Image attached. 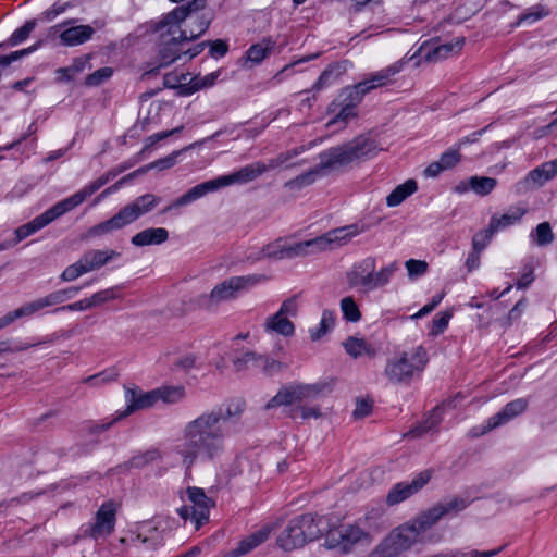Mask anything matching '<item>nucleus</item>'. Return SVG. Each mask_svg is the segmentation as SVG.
<instances>
[{"mask_svg": "<svg viewBox=\"0 0 557 557\" xmlns=\"http://www.w3.org/2000/svg\"><path fill=\"white\" fill-rule=\"evenodd\" d=\"M275 47L271 37H264L257 44L251 45L245 53L243 66L252 67L265 60Z\"/></svg>", "mask_w": 557, "mask_h": 557, "instance_id": "bb28decb", "label": "nucleus"}, {"mask_svg": "<svg viewBox=\"0 0 557 557\" xmlns=\"http://www.w3.org/2000/svg\"><path fill=\"white\" fill-rule=\"evenodd\" d=\"M326 391V385L323 383L314 384H289L278 389L265 405L267 409L287 406H301L304 403L319 398Z\"/></svg>", "mask_w": 557, "mask_h": 557, "instance_id": "6e6552de", "label": "nucleus"}, {"mask_svg": "<svg viewBox=\"0 0 557 557\" xmlns=\"http://www.w3.org/2000/svg\"><path fill=\"white\" fill-rule=\"evenodd\" d=\"M442 420L441 410L435 409L432 411L430 417H428L420 425L413 428L408 433L409 436H422L429 431L435 429Z\"/></svg>", "mask_w": 557, "mask_h": 557, "instance_id": "79ce46f5", "label": "nucleus"}, {"mask_svg": "<svg viewBox=\"0 0 557 557\" xmlns=\"http://www.w3.org/2000/svg\"><path fill=\"white\" fill-rule=\"evenodd\" d=\"M263 330L271 335L275 334L283 337H292L295 334V324L287 317L275 312L264 320Z\"/></svg>", "mask_w": 557, "mask_h": 557, "instance_id": "7c9ffc66", "label": "nucleus"}, {"mask_svg": "<svg viewBox=\"0 0 557 557\" xmlns=\"http://www.w3.org/2000/svg\"><path fill=\"white\" fill-rule=\"evenodd\" d=\"M440 162L442 163L445 171L455 168L461 161L460 150L453 146L444 151L440 158Z\"/></svg>", "mask_w": 557, "mask_h": 557, "instance_id": "c03bdc74", "label": "nucleus"}, {"mask_svg": "<svg viewBox=\"0 0 557 557\" xmlns=\"http://www.w3.org/2000/svg\"><path fill=\"white\" fill-rule=\"evenodd\" d=\"M352 160L350 158L348 148L345 145L333 147L320 154V169L322 170H331L337 169L344 165L351 163Z\"/></svg>", "mask_w": 557, "mask_h": 557, "instance_id": "cd10ccee", "label": "nucleus"}, {"mask_svg": "<svg viewBox=\"0 0 557 557\" xmlns=\"http://www.w3.org/2000/svg\"><path fill=\"white\" fill-rule=\"evenodd\" d=\"M271 533L270 527H264L258 532L247 536L243 541H240L236 548L232 550L231 557H240L249 552H251L253 548L259 546L261 543L268 540L269 535Z\"/></svg>", "mask_w": 557, "mask_h": 557, "instance_id": "f704fd0d", "label": "nucleus"}, {"mask_svg": "<svg viewBox=\"0 0 557 557\" xmlns=\"http://www.w3.org/2000/svg\"><path fill=\"white\" fill-rule=\"evenodd\" d=\"M113 74V70L109 66L101 67L85 78V85L96 87L108 81Z\"/></svg>", "mask_w": 557, "mask_h": 557, "instance_id": "49530a36", "label": "nucleus"}, {"mask_svg": "<svg viewBox=\"0 0 557 557\" xmlns=\"http://www.w3.org/2000/svg\"><path fill=\"white\" fill-rule=\"evenodd\" d=\"M306 256H307V251H306L305 240L294 243V244H287L285 242L284 259H293V258L306 257Z\"/></svg>", "mask_w": 557, "mask_h": 557, "instance_id": "13d9d810", "label": "nucleus"}, {"mask_svg": "<svg viewBox=\"0 0 557 557\" xmlns=\"http://www.w3.org/2000/svg\"><path fill=\"white\" fill-rule=\"evenodd\" d=\"M335 325V313L331 310H324L322 312L321 321L314 327L309 329L310 338L312 341H319L326 333H329Z\"/></svg>", "mask_w": 557, "mask_h": 557, "instance_id": "4c0bfd02", "label": "nucleus"}, {"mask_svg": "<svg viewBox=\"0 0 557 557\" xmlns=\"http://www.w3.org/2000/svg\"><path fill=\"white\" fill-rule=\"evenodd\" d=\"M119 252L112 249H95L85 252L75 263L70 264L61 273L60 278L63 282H72L79 276L96 271L117 258Z\"/></svg>", "mask_w": 557, "mask_h": 557, "instance_id": "ddd939ff", "label": "nucleus"}, {"mask_svg": "<svg viewBox=\"0 0 557 557\" xmlns=\"http://www.w3.org/2000/svg\"><path fill=\"white\" fill-rule=\"evenodd\" d=\"M116 508L112 502L104 503L96 513V519L88 527L86 533L92 539H99L110 535L115 525Z\"/></svg>", "mask_w": 557, "mask_h": 557, "instance_id": "412c9836", "label": "nucleus"}, {"mask_svg": "<svg viewBox=\"0 0 557 557\" xmlns=\"http://www.w3.org/2000/svg\"><path fill=\"white\" fill-rule=\"evenodd\" d=\"M156 30L160 33L161 47L159 50V62L160 66H168L180 59L182 54V44L186 40H182L177 34L175 37L165 29H159V23L156 26Z\"/></svg>", "mask_w": 557, "mask_h": 557, "instance_id": "4be33fe9", "label": "nucleus"}, {"mask_svg": "<svg viewBox=\"0 0 557 557\" xmlns=\"http://www.w3.org/2000/svg\"><path fill=\"white\" fill-rule=\"evenodd\" d=\"M397 270V261H393L376 270L375 258L367 257L351 267L346 274V278L350 287L368 293L389 284Z\"/></svg>", "mask_w": 557, "mask_h": 557, "instance_id": "423d86ee", "label": "nucleus"}, {"mask_svg": "<svg viewBox=\"0 0 557 557\" xmlns=\"http://www.w3.org/2000/svg\"><path fill=\"white\" fill-rule=\"evenodd\" d=\"M431 474L429 471L419 473L410 482H399L394 485L386 496V504L388 506H395L416 493H418L429 481Z\"/></svg>", "mask_w": 557, "mask_h": 557, "instance_id": "aec40b11", "label": "nucleus"}, {"mask_svg": "<svg viewBox=\"0 0 557 557\" xmlns=\"http://www.w3.org/2000/svg\"><path fill=\"white\" fill-rule=\"evenodd\" d=\"M182 150L174 151L165 158L159 159L150 164V168H157L159 170H165L172 168L177 162V157L181 154Z\"/></svg>", "mask_w": 557, "mask_h": 557, "instance_id": "774afa93", "label": "nucleus"}, {"mask_svg": "<svg viewBox=\"0 0 557 557\" xmlns=\"http://www.w3.org/2000/svg\"><path fill=\"white\" fill-rule=\"evenodd\" d=\"M36 22L35 21H28L26 22L22 27L17 28L13 32L11 36V44L12 45H18L20 42L24 41L29 34L35 29Z\"/></svg>", "mask_w": 557, "mask_h": 557, "instance_id": "4d7b16f0", "label": "nucleus"}, {"mask_svg": "<svg viewBox=\"0 0 557 557\" xmlns=\"http://www.w3.org/2000/svg\"><path fill=\"white\" fill-rule=\"evenodd\" d=\"M341 310L344 318L350 322H358L361 319L360 310L351 296L341 300Z\"/></svg>", "mask_w": 557, "mask_h": 557, "instance_id": "37998d69", "label": "nucleus"}, {"mask_svg": "<svg viewBox=\"0 0 557 557\" xmlns=\"http://www.w3.org/2000/svg\"><path fill=\"white\" fill-rule=\"evenodd\" d=\"M169 238V232L163 227H151L146 228L135 234L131 243L134 246L143 247L149 245H160L166 242Z\"/></svg>", "mask_w": 557, "mask_h": 557, "instance_id": "72a5a7b5", "label": "nucleus"}, {"mask_svg": "<svg viewBox=\"0 0 557 557\" xmlns=\"http://www.w3.org/2000/svg\"><path fill=\"white\" fill-rule=\"evenodd\" d=\"M183 129V126H180V127H176L174 129H171V131H164V132H160V133H156L149 137H147V139L145 140V147L144 149L145 150H148L150 149L151 147H153L158 141L162 140V139H165L168 137H170L171 135L175 134V133H178Z\"/></svg>", "mask_w": 557, "mask_h": 557, "instance_id": "338daca9", "label": "nucleus"}, {"mask_svg": "<svg viewBox=\"0 0 557 557\" xmlns=\"http://www.w3.org/2000/svg\"><path fill=\"white\" fill-rule=\"evenodd\" d=\"M199 358L194 352H186L178 356L174 362L176 369L188 372L198 367Z\"/></svg>", "mask_w": 557, "mask_h": 557, "instance_id": "de8ad7c7", "label": "nucleus"}, {"mask_svg": "<svg viewBox=\"0 0 557 557\" xmlns=\"http://www.w3.org/2000/svg\"><path fill=\"white\" fill-rule=\"evenodd\" d=\"M117 297L116 288L111 287L100 292L95 293L92 296L88 297L91 308L101 306L102 304L113 300Z\"/></svg>", "mask_w": 557, "mask_h": 557, "instance_id": "864d4df0", "label": "nucleus"}, {"mask_svg": "<svg viewBox=\"0 0 557 557\" xmlns=\"http://www.w3.org/2000/svg\"><path fill=\"white\" fill-rule=\"evenodd\" d=\"M469 184L475 194L486 196L496 187L497 181L487 176H472Z\"/></svg>", "mask_w": 557, "mask_h": 557, "instance_id": "a19ab883", "label": "nucleus"}, {"mask_svg": "<svg viewBox=\"0 0 557 557\" xmlns=\"http://www.w3.org/2000/svg\"><path fill=\"white\" fill-rule=\"evenodd\" d=\"M259 354L255 351H245L233 360V367L236 372H245L252 369H259Z\"/></svg>", "mask_w": 557, "mask_h": 557, "instance_id": "ea45409f", "label": "nucleus"}, {"mask_svg": "<svg viewBox=\"0 0 557 557\" xmlns=\"http://www.w3.org/2000/svg\"><path fill=\"white\" fill-rule=\"evenodd\" d=\"M557 175V159L544 162L530 171L520 182L527 188L540 187Z\"/></svg>", "mask_w": 557, "mask_h": 557, "instance_id": "a878e982", "label": "nucleus"}, {"mask_svg": "<svg viewBox=\"0 0 557 557\" xmlns=\"http://www.w3.org/2000/svg\"><path fill=\"white\" fill-rule=\"evenodd\" d=\"M221 188H224V187H223V184H222V181H221L220 176L216 177V178L203 182L201 184H198V185L194 186L193 188H190L183 196L177 198L164 211H169L172 208H178V207L187 206V205H189V203L200 199L205 195H207L209 193L216 191V190H219Z\"/></svg>", "mask_w": 557, "mask_h": 557, "instance_id": "393cba45", "label": "nucleus"}, {"mask_svg": "<svg viewBox=\"0 0 557 557\" xmlns=\"http://www.w3.org/2000/svg\"><path fill=\"white\" fill-rule=\"evenodd\" d=\"M417 190V183L414 180H408L398 185L387 197L386 205L388 207H396L400 205L406 198L411 196Z\"/></svg>", "mask_w": 557, "mask_h": 557, "instance_id": "e433bc0d", "label": "nucleus"}, {"mask_svg": "<svg viewBox=\"0 0 557 557\" xmlns=\"http://www.w3.org/2000/svg\"><path fill=\"white\" fill-rule=\"evenodd\" d=\"M125 399L127 406L125 410L116 413L115 420H121L136 410L146 409L157 404L154 389L143 393L128 388L125 391Z\"/></svg>", "mask_w": 557, "mask_h": 557, "instance_id": "b1692460", "label": "nucleus"}, {"mask_svg": "<svg viewBox=\"0 0 557 557\" xmlns=\"http://www.w3.org/2000/svg\"><path fill=\"white\" fill-rule=\"evenodd\" d=\"M343 346L345 351L352 358H374L377 354V348L362 337L350 336L343 343Z\"/></svg>", "mask_w": 557, "mask_h": 557, "instance_id": "2f4dec72", "label": "nucleus"}, {"mask_svg": "<svg viewBox=\"0 0 557 557\" xmlns=\"http://www.w3.org/2000/svg\"><path fill=\"white\" fill-rule=\"evenodd\" d=\"M405 268L407 270L408 276L410 280H414L424 275L429 270V264L426 261L409 259L405 262Z\"/></svg>", "mask_w": 557, "mask_h": 557, "instance_id": "a18cd8bd", "label": "nucleus"}, {"mask_svg": "<svg viewBox=\"0 0 557 557\" xmlns=\"http://www.w3.org/2000/svg\"><path fill=\"white\" fill-rule=\"evenodd\" d=\"M465 39L456 37L453 40L440 45L425 42L421 46L424 58L430 62H438L459 53L463 47Z\"/></svg>", "mask_w": 557, "mask_h": 557, "instance_id": "5701e85b", "label": "nucleus"}, {"mask_svg": "<svg viewBox=\"0 0 557 557\" xmlns=\"http://www.w3.org/2000/svg\"><path fill=\"white\" fill-rule=\"evenodd\" d=\"M39 45L40 44H37L33 47L22 49L18 51H14V52L10 53L9 55H0V66L4 67V66L10 65L12 62L17 61L22 57L27 55L30 52L35 51L39 47Z\"/></svg>", "mask_w": 557, "mask_h": 557, "instance_id": "e2e57ef3", "label": "nucleus"}, {"mask_svg": "<svg viewBox=\"0 0 557 557\" xmlns=\"http://www.w3.org/2000/svg\"><path fill=\"white\" fill-rule=\"evenodd\" d=\"M90 54L83 55L73 60L72 64L67 67H60L55 71L58 79L60 82H70L77 74L82 73L86 69H90L89 64Z\"/></svg>", "mask_w": 557, "mask_h": 557, "instance_id": "c9c22d12", "label": "nucleus"}, {"mask_svg": "<svg viewBox=\"0 0 557 557\" xmlns=\"http://www.w3.org/2000/svg\"><path fill=\"white\" fill-rule=\"evenodd\" d=\"M159 202L160 198L153 194L139 196L123 207L111 219L90 227L87 234L88 236L96 237L121 230L152 211Z\"/></svg>", "mask_w": 557, "mask_h": 557, "instance_id": "0eeeda50", "label": "nucleus"}, {"mask_svg": "<svg viewBox=\"0 0 557 557\" xmlns=\"http://www.w3.org/2000/svg\"><path fill=\"white\" fill-rule=\"evenodd\" d=\"M157 403L162 401L165 404H176L184 399L185 388L178 386H162L154 389Z\"/></svg>", "mask_w": 557, "mask_h": 557, "instance_id": "58836bf2", "label": "nucleus"}, {"mask_svg": "<svg viewBox=\"0 0 557 557\" xmlns=\"http://www.w3.org/2000/svg\"><path fill=\"white\" fill-rule=\"evenodd\" d=\"M528 399L518 398L508 403L499 412L491 417L485 424L475 426L470 431L474 437L484 435L485 433L507 424L513 418L520 416L527 410Z\"/></svg>", "mask_w": 557, "mask_h": 557, "instance_id": "2eb2a0df", "label": "nucleus"}, {"mask_svg": "<svg viewBox=\"0 0 557 557\" xmlns=\"http://www.w3.org/2000/svg\"><path fill=\"white\" fill-rule=\"evenodd\" d=\"M383 515L384 509L382 507H372L364 513L363 521L370 528L373 527L379 531L382 525L377 521L383 517Z\"/></svg>", "mask_w": 557, "mask_h": 557, "instance_id": "680f3d73", "label": "nucleus"}, {"mask_svg": "<svg viewBox=\"0 0 557 557\" xmlns=\"http://www.w3.org/2000/svg\"><path fill=\"white\" fill-rule=\"evenodd\" d=\"M361 100L350 97L348 87L344 88L338 98L329 106V112H336L335 116L326 123V127L338 126L345 128L347 124L357 117V106Z\"/></svg>", "mask_w": 557, "mask_h": 557, "instance_id": "dca6fc26", "label": "nucleus"}, {"mask_svg": "<svg viewBox=\"0 0 557 557\" xmlns=\"http://www.w3.org/2000/svg\"><path fill=\"white\" fill-rule=\"evenodd\" d=\"M536 244L539 246L548 245L554 240V234L547 222L540 223L536 226Z\"/></svg>", "mask_w": 557, "mask_h": 557, "instance_id": "6e6d98bb", "label": "nucleus"}, {"mask_svg": "<svg viewBox=\"0 0 557 557\" xmlns=\"http://www.w3.org/2000/svg\"><path fill=\"white\" fill-rule=\"evenodd\" d=\"M284 244L285 240L283 239L268 244L262 248V256L275 260L284 259Z\"/></svg>", "mask_w": 557, "mask_h": 557, "instance_id": "8fccbe9b", "label": "nucleus"}, {"mask_svg": "<svg viewBox=\"0 0 557 557\" xmlns=\"http://www.w3.org/2000/svg\"><path fill=\"white\" fill-rule=\"evenodd\" d=\"M363 232L357 224L337 227L315 238L305 240L307 256L331 251L347 245L354 237Z\"/></svg>", "mask_w": 557, "mask_h": 557, "instance_id": "f8f14e48", "label": "nucleus"}, {"mask_svg": "<svg viewBox=\"0 0 557 557\" xmlns=\"http://www.w3.org/2000/svg\"><path fill=\"white\" fill-rule=\"evenodd\" d=\"M111 180L110 174H106L94 181L92 183L84 186L82 189L71 195L70 197L57 202L51 208L36 216L30 222L23 224L22 226L15 230V239L13 240V245H16L21 240L30 236L32 234L38 232L44 228L58 218L64 215L65 213L72 211L81 203H83L88 197L94 195L98 189H100L103 185H106Z\"/></svg>", "mask_w": 557, "mask_h": 557, "instance_id": "7ed1b4c3", "label": "nucleus"}, {"mask_svg": "<svg viewBox=\"0 0 557 557\" xmlns=\"http://www.w3.org/2000/svg\"><path fill=\"white\" fill-rule=\"evenodd\" d=\"M187 499L189 504H186L177 509L178 515L184 519H190L196 529L207 521L209 518V510L212 506V502L207 497L202 488L188 487Z\"/></svg>", "mask_w": 557, "mask_h": 557, "instance_id": "4468645a", "label": "nucleus"}, {"mask_svg": "<svg viewBox=\"0 0 557 557\" xmlns=\"http://www.w3.org/2000/svg\"><path fill=\"white\" fill-rule=\"evenodd\" d=\"M350 158L354 161L374 157L380 150L374 140L367 136H358L346 144Z\"/></svg>", "mask_w": 557, "mask_h": 557, "instance_id": "c85d7f7f", "label": "nucleus"}, {"mask_svg": "<svg viewBox=\"0 0 557 557\" xmlns=\"http://www.w3.org/2000/svg\"><path fill=\"white\" fill-rule=\"evenodd\" d=\"M362 541L369 542L370 536L359 525H347L339 531L331 532L326 539L330 548H337L344 553Z\"/></svg>", "mask_w": 557, "mask_h": 557, "instance_id": "6ab92c4d", "label": "nucleus"}, {"mask_svg": "<svg viewBox=\"0 0 557 557\" xmlns=\"http://www.w3.org/2000/svg\"><path fill=\"white\" fill-rule=\"evenodd\" d=\"M259 370H261L267 375H273L280 372L283 369V363L278 360L270 358L265 355L259 354Z\"/></svg>", "mask_w": 557, "mask_h": 557, "instance_id": "09e8293b", "label": "nucleus"}, {"mask_svg": "<svg viewBox=\"0 0 557 557\" xmlns=\"http://www.w3.org/2000/svg\"><path fill=\"white\" fill-rule=\"evenodd\" d=\"M221 413L207 411L187 422L182 430V438L166 453L157 448L134 456L131 466L141 468L164 457L172 466H181L190 471L197 461H214L225 451V433L221 425Z\"/></svg>", "mask_w": 557, "mask_h": 557, "instance_id": "f257e3e1", "label": "nucleus"}, {"mask_svg": "<svg viewBox=\"0 0 557 557\" xmlns=\"http://www.w3.org/2000/svg\"><path fill=\"white\" fill-rule=\"evenodd\" d=\"M527 213V208L522 206H511L503 214L493 215L490 221L491 228L495 232L505 230L518 224Z\"/></svg>", "mask_w": 557, "mask_h": 557, "instance_id": "c756f323", "label": "nucleus"}, {"mask_svg": "<svg viewBox=\"0 0 557 557\" xmlns=\"http://www.w3.org/2000/svg\"><path fill=\"white\" fill-rule=\"evenodd\" d=\"M73 23L74 20H67L50 28V33H59L60 42L65 47L84 45L95 35L92 26L87 24L74 25Z\"/></svg>", "mask_w": 557, "mask_h": 557, "instance_id": "f3484780", "label": "nucleus"}, {"mask_svg": "<svg viewBox=\"0 0 557 557\" xmlns=\"http://www.w3.org/2000/svg\"><path fill=\"white\" fill-rule=\"evenodd\" d=\"M467 507V502L465 499L455 498L446 504H438L433 508L421 515L422 518H425L430 522V528L434 525L443 516L451 511H460Z\"/></svg>", "mask_w": 557, "mask_h": 557, "instance_id": "473e14b6", "label": "nucleus"}, {"mask_svg": "<svg viewBox=\"0 0 557 557\" xmlns=\"http://www.w3.org/2000/svg\"><path fill=\"white\" fill-rule=\"evenodd\" d=\"M41 310L40 304L38 299L29 301L21 306L20 308L14 310V314L17 315L18 319L30 317Z\"/></svg>", "mask_w": 557, "mask_h": 557, "instance_id": "0e129e2a", "label": "nucleus"}, {"mask_svg": "<svg viewBox=\"0 0 557 557\" xmlns=\"http://www.w3.org/2000/svg\"><path fill=\"white\" fill-rule=\"evenodd\" d=\"M548 15V11L542 7V5H535V7H532L530 8L525 13H523L520 18H519V23H528V24H531V23H534L545 16Z\"/></svg>", "mask_w": 557, "mask_h": 557, "instance_id": "5fc2aeb1", "label": "nucleus"}, {"mask_svg": "<svg viewBox=\"0 0 557 557\" xmlns=\"http://www.w3.org/2000/svg\"><path fill=\"white\" fill-rule=\"evenodd\" d=\"M320 529L311 516H301L290 521L277 537V544L286 552L297 549L318 539Z\"/></svg>", "mask_w": 557, "mask_h": 557, "instance_id": "9d476101", "label": "nucleus"}, {"mask_svg": "<svg viewBox=\"0 0 557 557\" xmlns=\"http://www.w3.org/2000/svg\"><path fill=\"white\" fill-rule=\"evenodd\" d=\"M298 153L299 150L294 149L292 151L280 153L275 158L269 159L268 162H253L228 175L220 176L223 187H227L234 184H246L256 180L268 171L282 166H288V161Z\"/></svg>", "mask_w": 557, "mask_h": 557, "instance_id": "1a4fd4ad", "label": "nucleus"}, {"mask_svg": "<svg viewBox=\"0 0 557 557\" xmlns=\"http://www.w3.org/2000/svg\"><path fill=\"white\" fill-rule=\"evenodd\" d=\"M428 360L422 346L409 347L387 359L383 377L392 385H407L424 370Z\"/></svg>", "mask_w": 557, "mask_h": 557, "instance_id": "39448f33", "label": "nucleus"}, {"mask_svg": "<svg viewBox=\"0 0 557 557\" xmlns=\"http://www.w3.org/2000/svg\"><path fill=\"white\" fill-rule=\"evenodd\" d=\"M403 64V62H396L372 74L363 82L349 86L348 91L350 97H352L354 100H362L363 96L372 89L387 85L391 82V78L401 71Z\"/></svg>", "mask_w": 557, "mask_h": 557, "instance_id": "a211bd4d", "label": "nucleus"}, {"mask_svg": "<svg viewBox=\"0 0 557 557\" xmlns=\"http://www.w3.org/2000/svg\"><path fill=\"white\" fill-rule=\"evenodd\" d=\"M297 411L304 420L308 419H321L323 417L322 409L319 405H307L302 404L297 407Z\"/></svg>", "mask_w": 557, "mask_h": 557, "instance_id": "052dcab7", "label": "nucleus"}, {"mask_svg": "<svg viewBox=\"0 0 557 557\" xmlns=\"http://www.w3.org/2000/svg\"><path fill=\"white\" fill-rule=\"evenodd\" d=\"M38 301L40 304L41 309H44L46 307L62 304L66 300L64 298V294L60 289V290L52 292L41 298H38Z\"/></svg>", "mask_w": 557, "mask_h": 557, "instance_id": "69168bd1", "label": "nucleus"}, {"mask_svg": "<svg viewBox=\"0 0 557 557\" xmlns=\"http://www.w3.org/2000/svg\"><path fill=\"white\" fill-rule=\"evenodd\" d=\"M265 278L262 274L230 277L213 287L210 294L205 297L203 306L211 309L221 302L232 300L240 292L265 281Z\"/></svg>", "mask_w": 557, "mask_h": 557, "instance_id": "9b49d317", "label": "nucleus"}, {"mask_svg": "<svg viewBox=\"0 0 557 557\" xmlns=\"http://www.w3.org/2000/svg\"><path fill=\"white\" fill-rule=\"evenodd\" d=\"M494 233L496 232L491 228L490 224L486 230L478 232L472 239V249L481 252L488 245Z\"/></svg>", "mask_w": 557, "mask_h": 557, "instance_id": "3c124183", "label": "nucleus"}, {"mask_svg": "<svg viewBox=\"0 0 557 557\" xmlns=\"http://www.w3.org/2000/svg\"><path fill=\"white\" fill-rule=\"evenodd\" d=\"M453 317L451 311H443L437 313L432 321V335H438L445 331Z\"/></svg>", "mask_w": 557, "mask_h": 557, "instance_id": "603ef678", "label": "nucleus"}, {"mask_svg": "<svg viewBox=\"0 0 557 557\" xmlns=\"http://www.w3.org/2000/svg\"><path fill=\"white\" fill-rule=\"evenodd\" d=\"M206 0H193L186 5H180L164 14L159 21V29L175 34L182 40L191 41L206 33L210 25V17L202 11Z\"/></svg>", "mask_w": 557, "mask_h": 557, "instance_id": "f03ea898", "label": "nucleus"}, {"mask_svg": "<svg viewBox=\"0 0 557 557\" xmlns=\"http://www.w3.org/2000/svg\"><path fill=\"white\" fill-rule=\"evenodd\" d=\"M277 314L287 317L288 319L295 318L298 313V300L296 297H289L285 299L280 309L276 311Z\"/></svg>", "mask_w": 557, "mask_h": 557, "instance_id": "bf43d9fd", "label": "nucleus"}, {"mask_svg": "<svg viewBox=\"0 0 557 557\" xmlns=\"http://www.w3.org/2000/svg\"><path fill=\"white\" fill-rule=\"evenodd\" d=\"M429 529L430 522L420 515L389 531L375 546L371 557H399L416 545Z\"/></svg>", "mask_w": 557, "mask_h": 557, "instance_id": "20e7f679", "label": "nucleus"}]
</instances>
